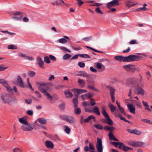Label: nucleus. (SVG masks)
I'll return each mask as SVG.
<instances>
[{
  "label": "nucleus",
  "instance_id": "obj_1",
  "mask_svg": "<svg viewBox=\"0 0 152 152\" xmlns=\"http://www.w3.org/2000/svg\"><path fill=\"white\" fill-rule=\"evenodd\" d=\"M39 90L43 94L44 96L51 103H53L58 99L56 95H51V91L45 83H39Z\"/></svg>",
  "mask_w": 152,
  "mask_h": 152
},
{
  "label": "nucleus",
  "instance_id": "obj_2",
  "mask_svg": "<svg viewBox=\"0 0 152 152\" xmlns=\"http://www.w3.org/2000/svg\"><path fill=\"white\" fill-rule=\"evenodd\" d=\"M140 56L134 55H130L124 57L122 56H116L114 59L120 61L131 62L138 61L140 58Z\"/></svg>",
  "mask_w": 152,
  "mask_h": 152
},
{
  "label": "nucleus",
  "instance_id": "obj_3",
  "mask_svg": "<svg viewBox=\"0 0 152 152\" xmlns=\"http://www.w3.org/2000/svg\"><path fill=\"white\" fill-rule=\"evenodd\" d=\"M1 99L3 103L12 104L16 102L17 99L12 97L9 94L2 93L1 94Z\"/></svg>",
  "mask_w": 152,
  "mask_h": 152
},
{
  "label": "nucleus",
  "instance_id": "obj_4",
  "mask_svg": "<svg viewBox=\"0 0 152 152\" xmlns=\"http://www.w3.org/2000/svg\"><path fill=\"white\" fill-rule=\"evenodd\" d=\"M59 118L67 122L72 124L76 122V121L75 118L72 116L68 115H60Z\"/></svg>",
  "mask_w": 152,
  "mask_h": 152
},
{
  "label": "nucleus",
  "instance_id": "obj_5",
  "mask_svg": "<svg viewBox=\"0 0 152 152\" xmlns=\"http://www.w3.org/2000/svg\"><path fill=\"white\" fill-rule=\"evenodd\" d=\"M72 91L73 92L74 94L75 98H78L80 94L87 92L86 90L82 89L77 88H74L72 90Z\"/></svg>",
  "mask_w": 152,
  "mask_h": 152
},
{
  "label": "nucleus",
  "instance_id": "obj_6",
  "mask_svg": "<svg viewBox=\"0 0 152 152\" xmlns=\"http://www.w3.org/2000/svg\"><path fill=\"white\" fill-rule=\"evenodd\" d=\"M138 79L136 78L131 77L127 79L126 82V83L128 85H136L137 84Z\"/></svg>",
  "mask_w": 152,
  "mask_h": 152
},
{
  "label": "nucleus",
  "instance_id": "obj_7",
  "mask_svg": "<svg viewBox=\"0 0 152 152\" xmlns=\"http://www.w3.org/2000/svg\"><path fill=\"white\" fill-rule=\"evenodd\" d=\"M96 148L97 149L96 152H103V147L101 140L97 138V142L96 144Z\"/></svg>",
  "mask_w": 152,
  "mask_h": 152
},
{
  "label": "nucleus",
  "instance_id": "obj_8",
  "mask_svg": "<svg viewBox=\"0 0 152 152\" xmlns=\"http://www.w3.org/2000/svg\"><path fill=\"white\" fill-rule=\"evenodd\" d=\"M134 92L137 95H141L143 96L145 94V91L144 90L140 87L137 85L136 88L134 90Z\"/></svg>",
  "mask_w": 152,
  "mask_h": 152
},
{
  "label": "nucleus",
  "instance_id": "obj_9",
  "mask_svg": "<svg viewBox=\"0 0 152 152\" xmlns=\"http://www.w3.org/2000/svg\"><path fill=\"white\" fill-rule=\"evenodd\" d=\"M21 129L24 131H29L32 130L33 128L28 123L25 125H22Z\"/></svg>",
  "mask_w": 152,
  "mask_h": 152
},
{
  "label": "nucleus",
  "instance_id": "obj_10",
  "mask_svg": "<svg viewBox=\"0 0 152 152\" xmlns=\"http://www.w3.org/2000/svg\"><path fill=\"white\" fill-rule=\"evenodd\" d=\"M95 119V116L91 115L89 116L87 118L84 119L83 116H81L80 118V123L83 124V123H86L89 122L91 119Z\"/></svg>",
  "mask_w": 152,
  "mask_h": 152
},
{
  "label": "nucleus",
  "instance_id": "obj_11",
  "mask_svg": "<svg viewBox=\"0 0 152 152\" xmlns=\"http://www.w3.org/2000/svg\"><path fill=\"white\" fill-rule=\"evenodd\" d=\"M129 144L133 147H142L145 145V143L134 141L130 142L129 143Z\"/></svg>",
  "mask_w": 152,
  "mask_h": 152
},
{
  "label": "nucleus",
  "instance_id": "obj_12",
  "mask_svg": "<svg viewBox=\"0 0 152 152\" xmlns=\"http://www.w3.org/2000/svg\"><path fill=\"white\" fill-rule=\"evenodd\" d=\"M123 67L127 71H133L135 69V66L133 65L128 64L123 66Z\"/></svg>",
  "mask_w": 152,
  "mask_h": 152
},
{
  "label": "nucleus",
  "instance_id": "obj_13",
  "mask_svg": "<svg viewBox=\"0 0 152 152\" xmlns=\"http://www.w3.org/2000/svg\"><path fill=\"white\" fill-rule=\"evenodd\" d=\"M64 38H61L58 40V42L61 43L65 44L67 42H69L70 39L68 36H65L64 37Z\"/></svg>",
  "mask_w": 152,
  "mask_h": 152
},
{
  "label": "nucleus",
  "instance_id": "obj_14",
  "mask_svg": "<svg viewBox=\"0 0 152 152\" xmlns=\"http://www.w3.org/2000/svg\"><path fill=\"white\" fill-rule=\"evenodd\" d=\"M125 4L127 7L129 8L131 7H134L137 4V3H134L132 0H129L126 1Z\"/></svg>",
  "mask_w": 152,
  "mask_h": 152
},
{
  "label": "nucleus",
  "instance_id": "obj_15",
  "mask_svg": "<svg viewBox=\"0 0 152 152\" xmlns=\"http://www.w3.org/2000/svg\"><path fill=\"white\" fill-rule=\"evenodd\" d=\"M127 131L130 133H133L137 135H140L142 133V132L135 129H127Z\"/></svg>",
  "mask_w": 152,
  "mask_h": 152
},
{
  "label": "nucleus",
  "instance_id": "obj_16",
  "mask_svg": "<svg viewBox=\"0 0 152 152\" xmlns=\"http://www.w3.org/2000/svg\"><path fill=\"white\" fill-rule=\"evenodd\" d=\"M86 77V80L89 84L92 85H94V81L90 75L87 74Z\"/></svg>",
  "mask_w": 152,
  "mask_h": 152
},
{
  "label": "nucleus",
  "instance_id": "obj_17",
  "mask_svg": "<svg viewBox=\"0 0 152 152\" xmlns=\"http://www.w3.org/2000/svg\"><path fill=\"white\" fill-rule=\"evenodd\" d=\"M87 74L84 71H80L76 73L75 75L76 76H82L86 77L87 76Z\"/></svg>",
  "mask_w": 152,
  "mask_h": 152
},
{
  "label": "nucleus",
  "instance_id": "obj_18",
  "mask_svg": "<svg viewBox=\"0 0 152 152\" xmlns=\"http://www.w3.org/2000/svg\"><path fill=\"white\" fill-rule=\"evenodd\" d=\"M45 143L46 146L48 148L53 149V148L54 145L51 141H45Z\"/></svg>",
  "mask_w": 152,
  "mask_h": 152
},
{
  "label": "nucleus",
  "instance_id": "obj_19",
  "mask_svg": "<svg viewBox=\"0 0 152 152\" xmlns=\"http://www.w3.org/2000/svg\"><path fill=\"white\" fill-rule=\"evenodd\" d=\"M18 121L22 125H25L28 123L26 117L20 118L19 119Z\"/></svg>",
  "mask_w": 152,
  "mask_h": 152
},
{
  "label": "nucleus",
  "instance_id": "obj_20",
  "mask_svg": "<svg viewBox=\"0 0 152 152\" xmlns=\"http://www.w3.org/2000/svg\"><path fill=\"white\" fill-rule=\"evenodd\" d=\"M127 107L130 112L133 114H135V108L134 107L132 104H129L127 105Z\"/></svg>",
  "mask_w": 152,
  "mask_h": 152
},
{
  "label": "nucleus",
  "instance_id": "obj_21",
  "mask_svg": "<svg viewBox=\"0 0 152 152\" xmlns=\"http://www.w3.org/2000/svg\"><path fill=\"white\" fill-rule=\"evenodd\" d=\"M17 81L20 87H23L24 85L21 78L19 76L17 77Z\"/></svg>",
  "mask_w": 152,
  "mask_h": 152
},
{
  "label": "nucleus",
  "instance_id": "obj_22",
  "mask_svg": "<svg viewBox=\"0 0 152 152\" xmlns=\"http://www.w3.org/2000/svg\"><path fill=\"white\" fill-rule=\"evenodd\" d=\"M3 85L6 88V90L8 92H11L12 91L11 88L8 84L7 82L5 80L4 83H3Z\"/></svg>",
  "mask_w": 152,
  "mask_h": 152
},
{
  "label": "nucleus",
  "instance_id": "obj_23",
  "mask_svg": "<svg viewBox=\"0 0 152 152\" xmlns=\"http://www.w3.org/2000/svg\"><path fill=\"white\" fill-rule=\"evenodd\" d=\"M92 112L98 115H100L99 107L96 106H94L93 108V110H92Z\"/></svg>",
  "mask_w": 152,
  "mask_h": 152
},
{
  "label": "nucleus",
  "instance_id": "obj_24",
  "mask_svg": "<svg viewBox=\"0 0 152 152\" xmlns=\"http://www.w3.org/2000/svg\"><path fill=\"white\" fill-rule=\"evenodd\" d=\"M64 95L67 98L72 97L73 96L72 94L70 91L69 90H65L64 91Z\"/></svg>",
  "mask_w": 152,
  "mask_h": 152
},
{
  "label": "nucleus",
  "instance_id": "obj_25",
  "mask_svg": "<svg viewBox=\"0 0 152 152\" xmlns=\"http://www.w3.org/2000/svg\"><path fill=\"white\" fill-rule=\"evenodd\" d=\"M102 113L103 115L105 117H107L108 116V115L106 112V108L104 106H102Z\"/></svg>",
  "mask_w": 152,
  "mask_h": 152
},
{
  "label": "nucleus",
  "instance_id": "obj_26",
  "mask_svg": "<svg viewBox=\"0 0 152 152\" xmlns=\"http://www.w3.org/2000/svg\"><path fill=\"white\" fill-rule=\"evenodd\" d=\"M44 61L41 60V59L39 57V66L42 69H45L44 65Z\"/></svg>",
  "mask_w": 152,
  "mask_h": 152
},
{
  "label": "nucleus",
  "instance_id": "obj_27",
  "mask_svg": "<svg viewBox=\"0 0 152 152\" xmlns=\"http://www.w3.org/2000/svg\"><path fill=\"white\" fill-rule=\"evenodd\" d=\"M78 83L81 87L83 88L84 87L85 82L83 80L80 79L78 80Z\"/></svg>",
  "mask_w": 152,
  "mask_h": 152
},
{
  "label": "nucleus",
  "instance_id": "obj_28",
  "mask_svg": "<svg viewBox=\"0 0 152 152\" xmlns=\"http://www.w3.org/2000/svg\"><path fill=\"white\" fill-rule=\"evenodd\" d=\"M108 135L110 140H113L116 141H118V140L115 138L113 133H109Z\"/></svg>",
  "mask_w": 152,
  "mask_h": 152
},
{
  "label": "nucleus",
  "instance_id": "obj_29",
  "mask_svg": "<svg viewBox=\"0 0 152 152\" xmlns=\"http://www.w3.org/2000/svg\"><path fill=\"white\" fill-rule=\"evenodd\" d=\"M47 120L43 118H39V122L42 124H45L47 123Z\"/></svg>",
  "mask_w": 152,
  "mask_h": 152
},
{
  "label": "nucleus",
  "instance_id": "obj_30",
  "mask_svg": "<svg viewBox=\"0 0 152 152\" xmlns=\"http://www.w3.org/2000/svg\"><path fill=\"white\" fill-rule=\"evenodd\" d=\"M89 150L90 152H96L94 145L91 142L89 143Z\"/></svg>",
  "mask_w": 152,
  "mask_h": 152
},
{
  "label": "nucleus",
  "instance_id": "obj_31",
  "mask_svg": "<svg viewBox=\"0 0 152 152\" xmlns=\"http://www.w3.org/2000/svg\"><path fill=\"white\" fill-rule=\"evenodd\" d=\"M75 113L76 115H78L80 114L81 112V110L80 108L77 107H75Z\"/></svg>",
  "mask_w": 152,
  "mask_h": 152
},
{
  "label": "nucleus",
  "instance_id": "obj_32",
  "mask_svg": "<svg viewBox=\"0 0 152 152\" xmlns=\"http://www.w3.org/2000/svg\"><path fill=\"white\" fill-rule=\"evenodd\" d=\"M108 107L110 108L112 112H114L116 109V107L111 103L109 104Z\"/></svg>",
  "mask_w": 152,
  "mask_h": 152
},
{
  "label": "nucleus",
  "instance_id": "obj_33",
  "mask_svg": "<svg viewBox=\"0 0 152 152\" xmlns=\"http://www.w3.org/2000/svg\"><path fill=\"white\" fill-rule=\"evenodd\" d=\"M7 48L8 49H17L18 47L15 45L11 44L8 45Z\"/></svg>",
  "mask_w": 152,
  "mask_h": 152
},
{
  "label": "nucleus",
  "instance_id": "obj_34",
  "mask_svg": "<svg viewBox=\"0 0 152 152\" xmlns=\"http://www.w3.org/2000/svg\"><path fill=\"white\" fill-rule=\"evenodd\" d=\"M110 90V94L111 96H113L115 95V89L111 87H109Z\"/></svg>",
  "mask_w": 152,
  "mask_h": 152
},
{
  "label": "nucleus",
  "instance_id": "obj_35",
  "mask_svg": "<svg viewBox=\"0 0 152 152\" xmlns=\"http://www.w3.org/2000/svg\"><path fill=\"white\" fill-rule=\"evenodd\" d=\"M149 9L147 8L143 7H140L138 9H136L135 10H134V11H139L141 10H143V11H147Z\"/></svg>",
  "mask_w": 152,
  "mask_h": 152
},
{
  "label": "nucleus",
  "instance_id": "obj_36",
  "mask_svg": "<svg viewBox=\"0 0 152 152\" xmlns=\"http://www.w3.org/2000/svg\"><path fill=\"white\" fill-rule=\"evenodd\" d=\"M107 120V124L109 125H112L113 124V121L110 118L109 115L108 117H105Z\"/></svg>",
  "mask_w": 152,
  "mask_h": 152
},
{
  "label": "nucleus",
  "instance_id": "obj_37",
  "mask_svg": "<svg viewBox=\"0 0 152 152\" xmlns=\"http://www.w3.org/2000/svg\"><path fill=\"white\" fill-rule=\"evenodd\" d=\"M93 126L96 128L100 130H102L104 128V127L102 125L99 124H94L93 125Z\"/></svg>",
  "mask_w": 152,
  "mask_h": 152
},
{
  "label": "nucleus",
  "instance_id": "obj_38",
  "mask_svg": "<svg viewBox=\"0 0 152 152\" xmlns=\"http://www.w3.org/2000/svg\"><path fill=\"white\" fill-rule=\"evenodd\" d=\"M44 61L47 64H49L51 62L49 57L47 56H46L44 57Z\"/></svg>",
  "mask_w": 152,
  "mask_h": 152
},
{
  "label": "nucleus",
  "instance_id": "obj_39",
  "mask_svg": "<svg viewBox=\"0 0 152 152\" xmlns=\"http://www.w3.org/2000/svg\"><path fill=\"white\" fill-rule=\"evenodd\" d=\"M118 117L120 118V119L123 120L126 122H127L129 123H131V121H130L126 120V119L124 117L122 116V115L121 114H119L118 115Z\"/></svg>",
  "mask_w": 152,
  "mask_h": 152
},
{
  "label": "nucleus",
  "instance_id": "obj_40",
  "mask_svg": "<svg viewBox=\"0 0 152 152\" xmlns=\"http://www.w3.org/2000/svg\"><path fill=\"white\" fill-rule=\"evenodd\" d=\"M59 108L61 111L64 110L65 108V104L64 102L61 104L59 106Z\"/></svg>",
  "mask_w": 152,
  "mask_h": 152
},
{
  "label": "nucleus",
  "instance_id": "obj_41",
  "mask_svg": "<svg viewBox=\"0 0 152 152\" xmlns=\"http://www.w3.org/2000/svg\"><path fill=\"white\" fill-rule=\"evenodd\" d=\"M133 149V148H131L130 147L126 146L124 145L123 147L122 150L125 151H127L129 150H132Z\"/></svg>",
  "mask_w": 152,
  "mask_h": 152
},
{
  "label": "nucleus",
  "instance_id": "obj_42",
  "mask_svg": "<svg viewBox=\"0 0 152 152\" xmlns=\"http://www.w3.org/2000/svg\"><path fill=\"white\" fill-rule=\"evenodd\" d=\"M71 56H72L71 55L66 54L64 55L63 57V58L64 60H66L70 58Z\"/></svg>",
  "mask_w": 152,
  "mask_h": 152
},
{
  "label": "nucleus",
  "instance_id": "obj_43",
  "mask_svg": "<svg viewBox=\"0 0 152 152\" xmlns=\"http://www.w3.org/2000/svg\"><path fill=\"white\" fill-rule=\"evenodd\" d=\"M59 48H60V49H61L63 51L65 52H68L69 53H70L71 52V51L70 50L66 48L65 47H60Z\"/></svg>",
  "mask_w": 152,
  "mask_h": 152
},
{
  "label": "nucleus",
  "instance_id": "obj_44",
  "mask_svg": "<svg viewBox=\"0 0 152 152\" xmlns=\"http://www.w3.org/2000/svg\"><path fill=\"white\" fill-rule=\"evenodd\" d=\"M77 98H73V102L75 105V107H77L78 106V101Z\"/></svg>",
  "mask_w": 152,
  "mask_h": 152
},
{
  "label": "nucleus",
  "instance_id": "obj_45",
  "mask_svg": "<svg viewBox=\"0 0 152 152\" xmlns=\"http://www.w3.org/2000/svg\"><path fill=\"white\" fill-rule=\"evenodd\" d=\"M65 129H64L65 132L67 134H69L70 132V129L67 126H64Z\"/></svg>",
  "mask_w": 152,
  "mask_h": 152
},
{
  "label": "nucleus",
  "instance_id": "obj_46",
  "mask_svg": "<svg viewBox=\"0 0 152 152\" xmlns=\"http://www.w3.org/2000/svg\"><path fill=\"white\" fill-rule=\"evenodd\" d=\"M80 56L82 58H90V56L87 54H80Z\"/></svg>",
  "mask_w": 152,
  "mask_h": 152
},
{
  "label": "nucleus",
  "instance_id": "obj_47",
  "mask_svg": "<svg viewBox=\"0 0 152 152\" xmlns=\"http://www.w3.org/2000/svg\"><path fill=\"white\" fill-rule=\"evenodd\" d=\"M35 74V72L33 71H29L28 72V76L31 77L34 76Z\"/></svg>",
  "mask_w": 152,
  "mask_h": 152
},
{
  "label": "nucleus",
  "instance_id": "obj_48",
  "mask_svg": "<svg viewBox=\"0 0 152 152\" xmlns=\"http://www.w3.org/2000/svg\"><path fill=\"white\" fill-rule=\"evenodd\" d=\"M92 38L91 36L84 38L82 39V40L86 42H88L90 41Z\"/></svg>",
  "mask_w": 152,
  "mask_h": 152
},
{
  "label": "nucleus",
  "instance_id": "obj_49",
  "mask_svg": "<svg viewBox=\"0 0 152 152\" xmlns=\"http://www.w3.org/2000/svg\"><path fill=\"white\" fill-rule=\"evenodd\" d=\"M78 65L80 68H83L85 66V64L82 62H79L78 63Z\"/></svg>",
  "mask_w": 152,
  "mask_h": 152
},
{
  "label": "nucleus",
  "instance_id": "obj_50",
  "mask_svg": "<svg viewBox=\"0 0 152 152\" xmlns=\"http://www.w3.org/2000/svg\"><path fill=\"white\" fill-rule=\"evenodd\" d=\"M118 109L121 113L125 115H126V113L125 112L123 108L121 107H120V108H119Z\"/></svg>",
  "mask_w": 152,
  "mask_h": 152
},
{
  "label": "nucleus",
  "instance_id": "obj_51",
  "mask_svg": "<svg viewBox=\"0 0 152 152\" xmlns=\"http://www.w3.org/2000/svg\"><path fill=\"white\" fill-rule=\"evenodd\" d=\"M49 57L50 59L53 61H56V58L53 55H50L49 56Z\"/></svg>",
  "mask_w": 152,
  "mask_h": 152
},
{
  "label": "nucleus",
  "instance_id": "obj_52",
  "mask_svg": "<svg viewBox=\"0 0 152 152\" xmlns=\"http://www.w3.org/2000/svg\"><path fill=\"white\" fill-rule=\"evenodd\" d=\"M13 152H21V150L19 148H16L12 150Z\"/></svg>",
  "mask_w": 152,
  "mask_h": 152
},
{
  "label": "nucleus",
  "instance_id": "obj_53",
  "mask_svg": "<svg viewBox=\"0 0 152 152\" xmlns=\"http://www.w3.org/2000/svg\"><path fill=\"white\" fill-rule=\"evenodd\" d=\"M142 121L146 123L151 124V121L150 120L148 119H142L141 120Z\"/></svg>",
  "mask_w": 152,
  "mask_h": 152
},
{
  "label": "nucleus",
  "instance_id": "obj_54",
  "mask_svg": "<svg viewBox=\"0 0 152 152\" xmlns=\"http://www.w3.org/2000/svg\"><path fill=\"white\" fill-rule=\"evenodd\" d=\"M13 14L15 16H21V17L22 16V13L20 12H15Z\"/></svg>",
  "mask_w": 152,
  "mask_h": 152
},
{
  "label": "nucleus",
  "instance_id": "obj_55",
  "mask_svg": "<svg viewBox=\"0 0 152 152\" xmlns=\"http://www.w3.org/2000/svg\"><path fill=\"white\" fill-rule=\"evenodd\" d=\"M93 86V85L91 86L90 85H88L87 88L89 89L96 91V90L95 88Z\"/></svg>",
  "mask_w": 152,
  "mask_h": 152
},
{
  "label": "nucleus",
  "instance_id": "obj_56",
  "mask_svg": "<svg viewBox=\"0 0 152 152\" xmlns=\"http://www.w3.org/2000/svg\"><path fill=\"white\" fill-rule=\"evenodd\" d=\"M95 11L98 13L101 14H103L101 10H100L99 7H98L97 8H96L95 9Z\"/></svg>",
  "mask_w": 152,
  "mask_h": 152
},
{
  "label": "nucleus",
  "instance_id": "obj_57",
  "mask_svg": "<svg viewBox=\"0 0 152 152\" xmlns=\"http://www.w3.org/2000/svg\"><path fill=\"white\" fill-rule=\"evenodd\" d=\"M80 97L83 100H84L86 99H88L87 95H86V94H84L82 95Z\"/></svg>",
  "mask_w": 152,
  "mask_h": 152
},
{
  "label": "nucleus",
  "instance_id": "obj_58",
  "mask_svg": "<svg viewBox=\"0 0 152 152\" xmlns=\"http://www.w3.org/2000/svg\"><path fill=\"white\" fill-rule=\"evenodd\" d=\"M124 144L122 142H119V144L118 145H119L118 148L120 149H123V147L124 146Z\"/></svg>",
  "mask_w": 152,
  "mask_h": 152
},
{
  "label": "nucleus",
  "instance_id": "obj_59",
  "mask_svg": "<svg viewBox=\"0 0 152 152\" xmlns=\"http://www.w3.org/2000/svg\"><path fill=\"white\" fill-rule=\"evenodd\" d=\"M18 56L25 58L26 54H23L21 52H19L18 53Z\"/></svg>",
  "mask_w": 152,
  "mask_h": 152
},
{
  "label": "nucleus",
  "instance_id": "obj_60",
  "mask_svg": "<svg viewBox=\"0 0 152 152\" xmlns=\"http://www.w3.org/2000/svg\"><path fill=\"white\" fill-rule=\"evenodd\" d=\"M26 113L28 115L31 116L33 115V112L32 111L30 110H28L26 111Z\"/></svg>",
  "mask_w": 152,
  "mask_h": 152
},
{
  "label": "nucleus",
  "instance_id": "obj_61",
  "mask_svg": "<svg viewBox=\"0 0 152 152\" xmlns=\"http://www.w3.org/2000/svg\"><path fill=\"white\" fill-rule=\"evenodd\" d=\"M27 82L28 83V85L27 86V87L30 89L32 90V86L31 85L30 83L28 78H27Z\"/></svg>",
  "mask_w": 152,
  "mask_h": 152
},
{
  "label": "nucleus",
  "instance_id": "obj_62",
  "mask_svg": "<svg viewBox=\"0 0 152 152\" xmlns=\"http://www.w3.org/2000/svg\"><path fill=\"white\" fill-rule=\"evenodd\" d=\"M24 58L30 61H31L34 60L33 58L32 57L26 55Z\"/></svg>",
  "mask_w": 152,
  "mask_h": 152
},
{
  "label": "nucleus",
  "instance_id": "obj_63",
  "mask_svg": "<svg viewBox=\"0 0 152 152\" xmlns=\"http://www.w3.org/2000/svg\"><path fill=\"white\" fill-rule=\"evenodd\" d=\"M119 142H112L111 143L114 146L117 147L119 144Z\"/></svg>",
  "mask_w": 152,
  "mask_h": 152
},
{
  "label": "nucleus",
  "instance_id": "obj_64",
  "mask_svg": "<svg viewBox=\"0 0 152 152\" xmlns=\"http://www.w3.org/2000/svg\"><path fill=\"white\" fill-rule=\"evenodd\" d=\"M21 17V16H14L12 18L14 20H16Z\"/></svg>",
  "mask_w": 152,
  "mask_h": 152
}]
</instances>
